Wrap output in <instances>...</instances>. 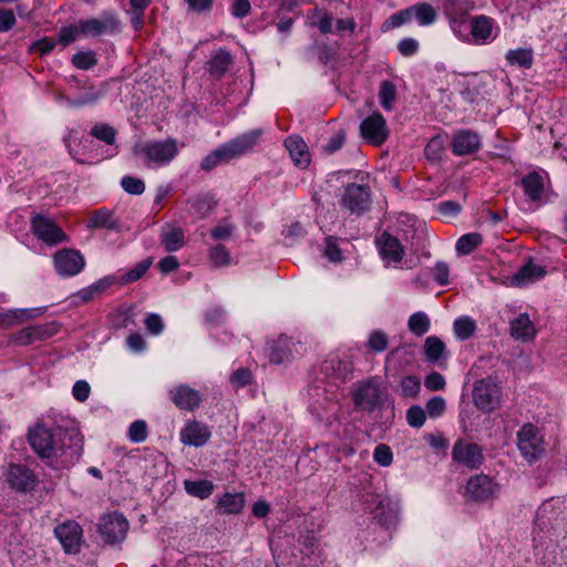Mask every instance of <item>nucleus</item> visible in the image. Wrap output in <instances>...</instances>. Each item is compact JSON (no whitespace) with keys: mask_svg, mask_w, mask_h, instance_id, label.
Here are the masks:
<instances>
[{"mask_svg":"<svg viewBox=\"0 0 567 567\" xmlns=\"http://www.w3.org/2000/svg\"><path fill=\"white\" fill-rule=\"evenodd\" d=\"M86 227L89 229H106L116 233L122 230L121 221L114 216V213L106 207L94 210L86 221Z\"/></svg>","mask_w":567,"mask_h":567,"instance_id":"a878e982","label":"nucleus"},{"mask_svg":"<svg viewBox=\"0 0 567 567\" xmlns=\"http://www.w3.org/2000/svg\"><path fill=\"white\" fill-rule=\"evenodd\" d=\"M453 34L461 41L470 43V20L471 17L446 18Z\"/></svg>","mask_w":567,"mask_h":567,"instance_id":"de8ad7c7","label":"nucleus"},{"mask_svg":"<svg viewBox=\"0 0 567 567\" xmlns=\"http://www.w3.org/2000/svg\"><path fill=\"white\" fill-rule=\"evenodd\" d=\"M411 9L413 18L422 27L431 25L437 20L436 10L427 2H416Z\"/></svg>","mask_w":567,"mask_h":567,"instance_id":"4c0bfd02","label":"nucleus"},{"mask_svg":"<svg viewBox=\"0 0 567 567\" xmlns=\"http://www.w3.org/2000/svg\"><path fill=\"white\" fill-rule=\"evenodd\" d=\"M128 530V522L121 513H113L102 517L100 533L107 544L120 543L125 539Z\"/></svg>","mask_w":567,"mask_h":567,"instance_id":"dca6fc26","label":"nucleus"},{"mask_svg":"<svg viewBox=\"0 0 567 567\" xmlns=\"http://www.w3.org/2000/svg\"><path fill=\"white\" fill-rule=\"evenodd\" d=\"M261 134L260 128H255L224 143L223 145L230 161L251 151L258 144Z\"/></svg>","mask_w":567,"mask_h":567,"instance_id":"aec40b11","label":"nucleus"},{"mask_svg":"<svg viewBox=\"0 0 567 567\" xmlns=\"http://www.w3.org/2000/svg\"><path fill=\"white\" fill-rule=\"evenodd\" d=\"M290 157L299 168H307L310 164V153L305 141L300 136H289L285 141Z\"/></svg>","mask_w":567,"mask_h":567,"instance_id":"cd10ccee","label":"nucleus"},{"mask_svg":"<svg viewBox=\"0 0 567 567\" xmlns=\"http://www.w3.org/2000/svg\"><path fill=\"white\" fill-rule=\"evenodd\" d=\"M499 33L501 27L492 17L477 14L470 20V43L486 45L495 41Z\"/></svg>","mask_w":567,"mask_h":567,"instance_id":"1a4fd4ad","label":"nucleus"},{"mask_svg":"<svg viewBox=\"0 0 567 567\" xmlns=\"http://www.w3.org/2000/svg\"><path fill=\"white\" fill-rule=\"evenodd\" d=\"M482 147V140L478 133L472 130L462 128L455 132L452 140V152L456 156L473 155Z\"/></svg>","mask_w":567,"mask_h":567,"instance_id":"6ab92c4d","label":"nucleus"},{"mask_svg":"<svg viewBox=\"0 0 567 567\" xmlns=\"http://www.w3.org/2000/svg\"><path fill=\"white\" fill-rule=\"evenodd\" d=\"M396 96L398 91L393 82L384 80L380 83L379 103L384 111L390 112L393 110V104L396 100Z\"/></svg>","mask_w":567,"mask_h":567,"instance_id":"37998d69","label":"nucleus"},{"mask_svg":"<svg viewBox=\"0 0 567 567\" xmlns=\"http://www.w3.org/2000/svg\"><path fill=\"white\" fill-rule=\"evenodd\" d=\"M128 437L134 443H142L147 439V424L143 420L134 421L128 427Z\"/></svg>","mask_w":567,"mask_h":567,"instance_id":"bf43d9fd","label":"nucleus"},{"mask_svg":"<svg viewBox=\"0 0 567 567\" xmlns=\"http://www.w3.org/2000/svg\"><path fill=\"white\" fill-rule=\"evenodd\" d=\"M230 162V158L228 157V154L224 147V145H219L216 147L213 152H210L208 155H206L199 166L200 169L204 172H210L214 168H216L220 163H228Z\"/></svg>","mask_w":567,"mask_h":567,"instance_id":"c03bdc74","label":"nucleus"},{"mask_svg":"<svg viewBox=\"0 0 567 567\" xmlns=\"http://www.w3.org/2000/svg\"><path fill=\"white\" fill-rule=\"evenodd\" d=\"M475 9L474 0H443L442 10L445 18L470 17Z\"/></svg>","mask_w":567,"mask_h":567,"instance_id":"72a5a7b5","label":"nucleus"},{"mask_svg":"<svg viewBox=\"0 0 567 567\" xmlns=\"http://www.w3.org/2000/svg\"><path fill=\"white\" fill-rule=\"evenodd\" d=\"M372 204V192L367 184L349 183L343 186V192L339 199L340 208L349 212L351 215L362 216L368 212Z\"/></svg>","mask_w":567,"mask_h":567,"instance_id":"7ed1b4c3","label":"nucleus"},{"mask_svg":"<svg viewBox=\"0 0 567 567\" xmlns=\"http://www.w3.org/2000/svg\"><path fill=\"white\" fill-rule=\"evenodd\" d=\"M29 443L41 457L51 460L56 467H70L82 455L83 440L75 430L56 429L54 432L37 425L29 432Z\"/></svg>","mask_w":567,"mask_h":567,"instance_id":"f257e3e1","label":"nucleus"},{"mask_svg":"<svg viewBox=\"0 0 567 567\" xmlns=\"http://www.w3.org/2000/svg\"><path fill=\"white\" fill-rule=\"evenodd\" d=\"M396 47L400 54L405 58L415 55L420 50V43L414 38H403Z\"/></svg>","mask_w":567,"mask_h":567,"instance_id":"0e129e2a","label":"nucleus"},{"mask_svg":"<svg viewBox=\"0 0 567 567\" xmlns=\"http://www.w3.org/2000/svg\"><path fill=\"white\" fill-rule=\"evenodd\" d=\"M525 196L532 202H538L545 189L544 178L540 171H533L523 176L520 181Z\"/></svg>","mask_w":567,"mask_h":567,"instance_id":"c85d7f7f","label":"nucleus"},{"mask_svg":"<svg viewBox=\"0 0 567 567\" xmlns=\"http://www.w3.org/2000/svg\"><path fill=\"white\" fill-rule=\"evenodd\" d=\"M217 204L215 195L210 192L187 199L188 213L198 219L206 218L217 207Z\"/></svg>","mask_w":567,"mask_h":567,"instance_id":"bb28decb","label":"nucleus"},{"mask_svg":"<svg viewBox=\"0 0 567 567\" xmlns=\"http://www.w3.org/2000/svg\"><path fill=\"white\" fill-rule=\"evenodd\" d=\"M80 37L99 38L106 33L120 32L121 23L115 13L104 12L101 18H87L78 20Z\"/></svg>","mask_w":567,"mask_h":567,"instance_id":"6e6552de","label":"nucleus"},{"mask_svg":"<svg viewBox=\"0 0 567 567\" xmlns=\"http://www.w3.org/2000/svg\"><path fill=\"white\" fill-rule=\"evenodd\" d=\"M56 44L58 41L54 38L42 37L41 39H38L34 42H32L30 47V52L38 53L40 56H45L54 50Z\"/></svg>","mask_w":567,"mask_h":567,"instance_id":"6e6d98bb","label":"nucleus"},{"mask_svg":"<svg viewBox=\"0 0 567 567\" xmlns=\"http://www.w3.org/2000/svg\"><path fill=\"white\" fill-rule=\"evenodd\" d=\"M483 243V236L480 233H467L462 235L455 245L457 255L465 256L472 254Z\"/></svg>","mask_w":567,"mask_h":567,"instance_id":"a19ab883","label":"nucleus"},{"mask_svg":"<svg viewBox=\"0 0 567 567\" xmlns=\"http://www.w3.org/2000/svg\"><path fill=\"white\" fill-rule=\"evenodd\" d=\"M413 19V16H412V9L411 7H408V8H404V9H401L396 12H394L393 14H391L384 22L383 27L389 30V29H395V28H399L405 23H409L411 22Z\"/></svg>","mask_w":567,"mask_h":567,"instance_id":"864d4df0","label":"nucleus"},{"mask_svg":"<svg viewBox=\"0 0 567 567\" xmlns=\"http://www.w3.org/2000/svg\"><path fill=\"white\" fill-rule=\"evenodd\" d=\"M122 188L130 195H142L145 192V183L137 177L126 175L121 179Z\"/></svg>","mask_w":567,"mask_h":567,"instance_id":"4d7b16f0","label":"nucleus"},{"mask_svg":"<svg viewBox=\"0 0 567 567\" xmlns=\"http://www.w3.org/2000/svg\"><path fill=\"white\" fill-rule=\"evenodd\" d=\"M54 535L60 540L66 554H78L83 543V529L81 525L69 519L54 528Z\"/></svg>","mask_w":567,"mask_h":567,"instance_id":"2eb2a0df","label":"nucleus"},{"mask_svg":"<svg viewBox=\"0 0 567 567\" xmlns=\"http://www.w3.org/2000/svg\"><path fill=\"white\" fill-rule=\"evenodd\" d=\"M56 321L23 328L13 334V341L21 346L51 337L56 331Z\"/></svg>","mask_w":567,"mask_h":567,"instance_id":"4be33fe9","label":"nucleus"},{"mask_svg":"<svg viewBox=\"0 0 567 567\" xmlns=\"http://www.w3.org/2000/svg\"><path fill=\"white\" fill-rule=\"evenodd\" d=\"M362 138L373 145L381 146L389 137V130L384 116L375 111L365 117L360 124Z\"/></svg>","mask_w":567,"mask_h":567,"instance_id":"ddd939ff","label":"nucleus"},{"mask_svg":"<svg viewBox=\"0 0 567 567\" xmlns=\"http://www.w3.org/2000/svg\"><path fill=\"white\" fill-rule=\"evenodd\" d=\"M103 97V92L95 89L93 85L84 86L83 90L72 100H70V106L82 107L85 105L95 104Z\"/></svg>","mask_w":567,"mask_h":567,"instance_id":"79ce46f5","label":"nucleus"},{"mask_svg":"<svg viewBox=\"0 0 567 567\" xmlns=\"http://www.w3.org/2000/svg\"><path fill=\"white\" fill-rule=\"evenodd\" d=\"M153 264V258L148 257L143 259L142 261L135 264L131 269H128L125 274H123L118 282L122 286L130 285L138 281L150 269Z\"/></svg>","mask_w":567,"mask_h":567,"instance_id":"ea45409f","label":"nucleus"},{"mask_svg":"<svg viewBox=\"0 0 567 567\" xmlns=\"http://www.w3.org/2000/svg\"><path fill=\"white\" fill-rule=\"evenodd\" d=\"M54 269L63 278L79 275L85 267L84 256L80 250L63 248L53 256Z\"/></svg>","mask_w":567,"mask_h":567,"instance_id":"9d476101","label":"nucleus"},{"mask_svg":"<svg viewBox=\"0 0 567 567\" xmlns=\"http://www.w3.org/2000/svg\"><path fill=\"white\" fill-rule=\"evenodd\" d=\"M432 277L439 286L450 284V267L445 261H437L431 269Z\"/></svg>","mask_w":567,"mask_h":567,"instance_id":"052dcab7","label":"nucleus"},{"mask_svg":"<svg viewBox=\"0 0 567 567\" xmlns=\"http://www.w3.org/2000/svg\"><path fill=\"white\" fill-rule=\"evenodd\" d=\"M502 386L495 378H483L474 383L473 402L483 413H491L501 406Z\"/></svg>","mask_w":567,"mask_h":567,"instance_id":"20e7f679","label":"nucleus"},{"mask_svg":"<svg viewBox=\"0 0 567 567\" xmlns=\"http://www.w3.org/2000/svg\"><path fill=\"white\" fill-rule=\"evenodd\" d=\"M506 64L522 70H529L534 64L533 48L511 49L505 54Z\"/></svg>","mask_w":567,"mask_h":567,"instance_id":"2f4dec72","label":"nucleus"},{"mask_svg":"<svg viewBox=\"0 0 567 567\" xmlns=\"http://www.w3.org/2000/svg\"><path fill=\"white\" fill-rule=\"evenodd\" d=\"M212 437L209 426L197 420L187 421L179 432V440L184 445L202 447Z\"/></svg>","mask_w":567,"mask_h":567,"instance_id":"a211bd4d","label":"nucleus"},{"mask_svg":"<svg viewBox=\"0 0 567 567\" xmlns=\"http://www.w3.org/2000/svg\"><path fill=\"white\" fill-rule=\"evenodd\" d=\"M184 487L187 494L198 497L200 499L208 498L214 491V484L207 480L185 481Z\"/></svg>","mask_w":567,"mask_h":567,"instance_id":"49530a36","label":"nucleus"},{"mask_svg":"<svg viewBox=\"0 0 567 567\" xmlns=\"http://www.w3.org/2000/svg\"><path fill=\"white\" fill-rule=\"evenodd\" d=\"M381 258L390 262H400L404 256V248L400 240L388 231H383L377 240Z\"/></svg>","mask_w":567,"mask_h":567,"instance_id":"5701e85b","label":"nucleus"},{"mask_svg":"<svg viewBox=\"0 0 567 567\" xmlns=\"http://www.w3.org/2000/svg\"><path fill=\"white\" fill-rule=\"evenodd\" d=\"M424 354L429 362H439L444 358L445 344L436 337H429L424 343Z\"/></svg>","mask_w":567,"mask_h":567,"instance_id":"09e8293b","label":"nucleus"},{"mask_svg":"<svg viewBox=\"0 0 567 567\" xmlns=\"http://www.w3.org/2000/svg\"><path fill=\"white\" fill-rule=\"evenodd\" d=\"M78 37H80V30L76 21L73 24L61 27L58 32V38L55 40L63 47H68L71 43H73L78 39Z\"/></svg>","mask_w":567,"mask_h":567,"instance_id":"5fc2aeb1","label":"nucleus"},{"mask_svg":"<svg viewBox=\"0 0 567 567\" xmlns=\"http://www.w3.org/2000/svg\"><path fill=\"white\" fill-rule=\"evenodd\" d=\"M187 11L195 14H206L213 10L214 0H183Z\"/></svg>","mask_w":567,"mask_h":567,"instance_id":"e2e57ef3","label":"nucleus"},{"mask_svg":"<svg viewBox=\"0 0 567 567\" xmlns=\"http://www.w3.org/2000/svg\"><path fill=\"white\" fill-rule=\"evenodd\" d=\"M245 506L244 493H224L219 496L216 509L220 514H239Z\"/></svg>","mask_w":567,"mask_h":567,"instance_id":"7c9ffc66","label":"nucleus"},{"mask_svg":"<svg viewBox=\"0 0 567 567\" xmlns=\"http://www.w3.org/2000/svg\"><path fill=\"white\" fill-rule=\"evenodd\" d=\"M48 307H33V308H17L9 309L7 312L0 313V319H35L43 316Z\"/></svg>","mask_w":567,"mask_h":567,"instance_id":"a18cd8bd","label":"nucleus"},{"mask_svg":"<svg viewBox=\"0 0 567 567\" xmlns=\"http://www.w3.org/2000/svg\"><path fill=\"white\" fill-rule=\"evenodd\" d=\"M378 377L369 378L355 383L353 389V404L358 410L373 412L384 402L385 390Z\"/></svg>","mask_w":567,"mask_h":567,"instance_id":"f03ea898","label":"nucleus"},{"mask_svg":"<svg viewBox=\"0 0 567 567\" xmlns=\"http://www.w3.org/2000/svg\"><path fill=\"white\" fill-rule=\"evenodd\" d=\"M115 284V278L112 276H107L99 279L94 284L81 289L76 297H79L82 301H90L97 297H100L104 291H106L112 285Z\"/></svg>","mask_w":567,"mask_h":567,"instance_id":"c9c22d12","label":"nucleus"},{"mask_svg":"<svg viewBox=\"0 0 567 567\" xmlns=\"http://www.w3.org/2000/svg\"><path fill=\"white\" fill-rule=\"evenodd\" d=\"M421 388L419 379L414 375L404 377L401 381V390L404 396L414 398Z\"/></svg>","mask_w":567,"mask_h":567,"instance_id":"338daca9","label":"nucleus"},{"mask_svg":"<svg viewBox=\"0 0 567 567\" xmlns=\"http://www.w3.org/2000/svg\"><path fill=\"white\" fill-rule=\"evenodd\" d=\"M169 399L183 411H195L202 404L200 393L188 384H179L169 390Z\"/></svg>","mask_w":567,"mask_h":567,"instance_id":"412c9836","label":"nucleus"},{"mask_svg":"<svg viewBox=\"0 0 567 567\" xmlns=\"http://www.w3.org/2000/svg\"><path fill=\"white\" fill-rule=\"evenodd\" d=\"M509 333L516 341L529 342L535 338L537 329L534 321H511Z\"/></svg>","mask_w":567,"mask_h":567,"instance_id":"58836bf2","label":"nucleus"},{"mask_svg":"<svg viewBox=\"0 0 567 567\" xmlns=\"http://www.w3.org/2000/svg\"><path fill=\"white\" fill-rule=\"evenodd\" d=\"M161 243L167 252L181 250L185 244V233L179 227H167L161 233Z\"/></svg>","mask_w":567,"mask_h":567,"instance_id":"473e14b6","label":"nucleus"},{"mask_svg":"<svg viewBox=\"0 0 567 567\" xmlns=\"http://www.w3.org/2000/svg\"><path fill=\"white\" fill-rule=\"evenodd\" d=\"M517 447L529 463L538 460L545 452L544 439L532 423H525L517 432Z\"/></svg>","mask_w":567,"mask_h":567,"instance_id":"0eeeda50","label":"nucleus"},{"mask_svg":"<svg viewBox=\"0 0 567 567\" xmlns=\"http://www.w3.org/2000/svg\"><path fill=\"white\" fill-rule=\"evenodd\" d=\"M344 141L346 134L343 132H338L332 135L326 144L321 145V150L326 155H332L343 146Z\"/></svg>","mask_w":567,"mask_h":567,"instance_id":"69168bd1","label":"nucleus"},{"mask_svg":"<svg viewBox=\"0 0 567 567\" xmlns=\"http://www.w3.org/2000/svg\"><path fill=\"white\" fill-rule=\"evenodd\" d=\"M71 63L79 70L87 71L97 64V56L92 50L79 51L72 55Z\"/></svg>","mask_w":567,"mask_h":567,"instance_id":"3c124183","label":"nucleus"},{"mask_svg":"<svg viewBox=\"0 0 567 567\" xmlns=\"http://www.w3.org/2000/svg\"><path fill=\"white\" fill-rule=\"evenodd\" d=\"M235 230L236 225L226 217L209 230V236L215 241H223L229 239Z\"/></svg>","mask_w":567,"mask_h":567,"instance_id":"603ef678","label":"nucleus"},{"mask_svg":"<svg viewBox=\"0 0 567 567\" xmlns=\"http://www.w3.org/2000/svg\"><path fill=\"white\" fill-rule=\"evenodd\" d=\"M162 319L158 313L144 311L142 302H122L116 308L115 319Z\"/></svg>","mask_w":567,"mask_h":567,"instance_id":"c756f323","label":"nucleus"},{"mask_svg":"<svg viewBox=\"0 0 567 567\" xmlns=\"http://www.w3.org/2000/svg\"><path fill=\"white\" fill-rule=\"evenodd\" d=\"M142 152L150 162L166 165L178 154L177 141L173 137L163 141H150L143 145Z\"/></svg>","mask_w":567,"mask_h":567,"instance_id":"4468645a","label":"nucleus"},{"mask_svg":"<svg viewBox=\"0 0 567 567\" xmlns=\"http://www.w3.org/2000/svg\"><path fill=\"white\" fill-rule=\"evenodd\" d=\"M452 458L455 463L468 468L478 470L484 463L482 447L476 443L457 440L452 447Z\"/></svg>","mask_w":567,"mask_h":567,"instance_id":"f8f14e48","label":"nucleus"},{"mask_svg":"<svg viewBox=\"0 0 567 567\" xmlns=\"http://www.w3.org/2000/svg\"><path fill=\"white\" fill-rule=\"evenodd\" d=\"M31 231L39 240L48 246H56L69 241V236L52 218L37 213L30 218Z\"/></svg>","mask_w":567,"mask_h":567,"instance_id":"39448f33","label":"nucleus"},{"mask_svg":"<svg viewBox=\"0 0 567 567\" xmlns=\"http://www.w3.org/2000/svg\"><path fill=\"white\" fill-rule=\"evenodd\" d=\"M546 275L544 267L534 264L532 260L523 265L513 276V282L517 286L543 278Z\"/></svg>","mask_w":567,"mask_h":567,"instance_id":"f704fd0d","label":"nucleus"},{"mask_svg":"<svg viewBox=\"0 0 567 567\" xmlns=\"http://www.w3.org/2000/svg\"><path fill=\"white\" fill-rule=\"evenodd\" d=\"M89 134L97 141L109 146H113L116 144L118 132L109 123L97 122L91 126Z\"/></svg>","mask_w":567,"mask_h":567,"instance_id":"e433bc0d","label":"nucleus"},{"mask_svg":"<svg viewBox=\"0 0 567 567\" xmlns=\"http://www.w3.org/2000/svg\"><path fill=\"white\" fill-rule=\"evenodd\" d=\"M6 482L17 492L28 493L37 486L38 477L34 472L25 465L10 464L6 473Z\"/></svg>","mask_w":567,"mask_h":567,"instance_id":"f3484780","label":"nucleus"},{"mask_svg":"<svg viewBox=\"0 0 567 567\" xmlns=\"http://www.w3.org/2000/svg\"><path fill=\"white\" fill-rule=\"evenodd\" d=\"M373 460L375 463H378L380 466L386 467L392 464L393 461V453L389 445L386 444H379L374 449L373 452Z\"/></svg>","mask_w":567,"mask_h":567,"instance_id":"680f3d73","label":"nucleus"},{"mask_svg":"<svg viewBox=\"0 0 567 567\" xmlns=\"http://www.w3.org/2000/svg\"><path fill=\"white\" fill-rule=\"evenodd\" d=\"M233 63L234 58L230 51L225 47L219 48L212 53L210 59L207 62L208 72L213 79L220 80L229 71Z\"/></svg>","mask_w":567,"mask_h":567,"instance_id":"393cba45","label":"nucleus"},{"mask_svg":"<svg viewBox=\"0 0 567 567\" xmlns=\"http://www.w3.org/2000/svg\"><path fill=\"white\" fill-rule=\"evenodd\" d=\"M229 12L235 19H244L251 12L249 0H234L229 7Z\"/></svg>","mask_w":567,"mask_h":567,"instance_id":"774afa93","label":"nucleus"},{"mask_svg":"<svg viewBox=\"0 0 567 567\" xmlns=\"http://www.w3.org/2000/svg\"><path fill=\"white\" fill-rule=\"evenodd\" d=\"M305 350L300 341H295L291 337L279 336L267 342L266 354L270 363L279 365L291 362Z\"/></svg>","mask_w":567,"mask_h":567,"instance_id":"423d86ee","label":"nucleus"},{"mask_svg":"<svg viewBox=\"0 0 567 567\" xmlns=\"http://www.w3.org/2000/svg\"><path fill=\"white\" fill-rule=\"evenodd\" d=\"M208 258L216 268L227 267L231 262L230 251L224 244L212 246L208 250Z\"/></svg>","mask_w":567,"mask_h":567,"instance_id":"8fccbe9b","label":"nucleus"},{"mask_svg":"<svg viewBox=\"0 0 567 567\" xmlns=\"http://www.w3.org/2000/svg\"><path fill=\"white\" fill-rule=\"evenodd\" d=\"M426 420V411L420 405H412L406 411L408 424L412 427L420 429Z\"/></svg>","mask_w":567,"mask_h":567,"instance_id":"13d9d810","label":"nucleus"},{"mask_svg":"<svg viewBox=\"0 0 567 567\" xmlns=\"http://www.w3.org/2000/svg\"><path fill=\"white\" fill-rule=\"evenodd\" d=\"M321 370L328 377L346 381L352 374L353 363L347 355L341 358L338 354H332L322 362Z\"/></svg>","mask_w":567,"mask_h":567,"instance_id":"b1692460","label":"nucleus"},{"mask_svg":"<svg viewBox=\"0 0 567 567\" xmlns=\"http://www.w3.org/2000/svg\"><path fill=\"white\" fill-rule=\"evenodd\" d=\"M499 485L485 474L472 476L465 486V496L474 502H487L498 495Z\"/></svg>","mask_w":567,"mask_h":567,"instance_id":"9b49d317","label":"nucleus"}]
</instances>
